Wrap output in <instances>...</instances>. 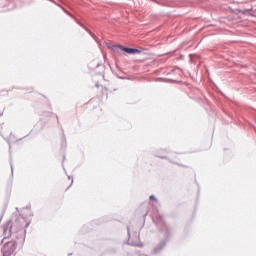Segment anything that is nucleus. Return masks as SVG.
Segmentation results:
<instances>
[{"label":"nucleus","instance_id":"nucleus-1","mask_svg":"<svg viewBox=\"0 0 256 256\" xmlns=\"http://www.w3.org/2000/svg\"><path fill=\"white\" fill-rule=\"evenodd\" d=\"M29 225H31V222H27L25 216L15 214L12 216L11 220L4 225V233H9L12 240L3 245L0 256H15L17 247H23L25 243L27 233L25 229Z\"/></svg>","mask_w":256,"mask_h":256},{"label":"nucleus","instance_id":"nucleus-7","mask_svg":"<svg viewBox=\"0 0 256 256\" xmlns=\"http://www.w3.org/2000/svg\"><path fill=\"white\" fill-rule=\"evenodd\" d=\"M150 200H151V201H155L156 203L159 201V200L157 199V197H155V195H151V196H150Z\"/></svg>","mask_w":256,"mask_h":256},{"label":"nucleus","instance_id":"nucleus-10","mask_svg":"<svg viewBox=\"0 0 256 256\" xmlns=\"http://www.w3.org/2000/svg\"><path fill=\"white\" fill-rule=\"evenodd\" d=\"M62 136L64 138V141H65V131L62 130Z\"/></svg>","mask_w":256,"mask_h":256},{"label":"nucleus","instance_id":"nucleus-6","mask_svg":"<svg viewBox=\"0 0 256 256\" xmlns=\"http://www.w3.org/2000/svg\"><path fill=\"white\" fill-rule=\"evenodd\" d=\"M130 245H132L133 247H143V244L135 242H131Z\"/></svg>","mask_w":256,"mask_h":256},{"label":"nucleus","instance_id":"nucleus-13","mask_svg":"<svg viewBox=\"0 0 256 256\" xmlns=\"http://www.w3.org/2000/svg\"><path fill=\"white\" fill-rule=\"evenodd\" d=\"M11 171H12V173H13V164L11 163Z\"/></svg>","mask_w":256,"mask_h":256},{"label":"nucleus","instance_id":"nucleus-8","mask_svg":"<svg viewBox=\"0 0 256 256\" xmlns=\"http://www.w3.org/2000/svg\"><path fill=\"white\" fill-rule=\"evenodd\" d=\"M172 163H174L175 165H179L180 167H183V164H179L177 162H172Z\"/></svg>","mask_w":256,"mask_h":256},{"label":"nucleus","instance_id":"nucleus-9","mask_svg":"<svg viewBox=\"0 0 256 256\" xmlns=\"http://www.w3.org/2000/svg\"><path fill=\"white\" fill-rule=\"evenodd\" d=\"M128 237H131V232L129 231V227L127 228Z\"/></svg>","mask_w":256,"mask_h":256},{"label":"nucleus","instance_id":"nucleus-3","mask_svg":"<svg viewBox=\"0 0 256 256\" xmlns=\"http://www.w3.org/2000/svg\"><path fill=\"white\" fill-rule=\"evenodd\" d=\"M108 49H112L114 53H118L121 55V53H127L128 55H139L141 54V50L137 48H131V47H126V46H117V45H112L108 46Z\"/></svg>","mask_w":256,"mask_h":256},{"label":"nucleus","instance_id":"nucleus-16","mask_svg":"<svg viewBox=\"0 0 256 256\" xmlns=\"http://www.w3.org/2000/svg\"><path fill=\"white\" fill-rule=\"evenodd\" d=\"M0 117H3V113H0Z\"/></svg>","mask_w":256,"mask_h":256},{"label":"nucleus","instance_id":"nucleus-21","mask_svg":"<svg viewBox=\"0 0 256 256\" xmlns=\"http://www.w3.org/2000/svg\"><path fill=\"white\" fill-rule=\"evenodd\" d=\"M69 188H71V186H68V188H67V189H69Z\"/></svg>","mask_w":256,"mask_h":256},{"label":"nucleus","instance_id":"nucleus-22","mask_svg":"<svg viewBox=\"0 0 256 256\" xmlns=\"http://www.w3.org/2000/svg\"><path fill=\"white\" fill-rule=\"evenodd\" d=\"M69 188H71V186H68V188H67V189H69Z\"/></svg>","mask_w":256,"mask_h":256},{"label":"nucleus","instance_id":"nucleus-2","mask_svg":"<svg viewBox=\"0 0 256 256\" xmlns=\"http://www.w3.org/2000/svg\"><path fill=\"white\" fill-rule=\"evenodd\" d=\"M153 222L158 227L159 231L161 233H164L166 237L153 249L154 255H157L161 253L167 246V241H169V239H171L173 235V229L169 225H167V223H165V218L161 214H158L155 218H153Z\"/></svg>","mask_w":256,"mask_h":256},{"label":"nucleus","instance_id":"nucleus-12","mask_svg":"<svg viewBox=\"0 0 256 256\" xmlns=\"http://www.w3.org/2000/svg\"><path fill=\"white\" fill-rule=\"evenodd\" d=\"M160 159H167V157H164V156H159Z\"/></svg>","mask_w":256,"mask_h":256},{"label":"nucleus","instance_id":"nucleus-20","mask_svg":"<svg viewBox=\"0 0 256 256\" xmlns=\"http://www.w3.org/2000/svg\"><path fill=\"white\" fill-rule=\"evenodd\" d=\"M69 188H71V186H68V188H67V189H69Z\"/></svg>","mask_w":256,"mask_h":256},{"label":"nucleus","instance_id":"nucleus-5","mask_svg":"<svg viewBox=\"0 0 256 256\" xmlns=\"http://www.w3.org/2000/svg\"><path fill=\"white\" fill-rule=\"evenodd\" d=\"M236 11H238V13H242V15H249V12L253 11V8L244 9V10L237 9Z\"/></svg>","mask_w":256,"mask_h":256},{"label":"nucleus","instance_id":"nucleus-18","mask_svg":"<svg viewBox=\"0 0 256 256\" xmlns=\"http://www.w3.org/2000/svg\"><path fill=\"white\" fill-rule=\"evenodd\" d=\"M96 87H99V84H96Z\"/></svg>","mask_w":256,"mask_h":256},{"label":"nucleus","instance_id":"nucleus-17","mask_svg":"<svg viewBox=\"0 0 256 256\" xmlns=\"http://www.w3.org/2000/svg\"><path fill=\"white\" fill-rule=\"evenodd\" d=\"M71 185H73V179H72V181H71Z\"/></svg>","mask_w":256,"mask_h":256},{"label":"nucleus","instance_id":"nucleus-11","mask_svg":"<svg viewBox=\"0 0 256 256\" xmlns=\"http://www.w3.org/2000/svg\"><path fill=\"white\" fill-rule=\"evenodd\" d=\"M100 66H101V63L98 62V63L96 64V68H98V67H100Z\"/></svg>","mask_w":256,"mask_h":256},{"label":"nucleus","instance_id":"nucleus-19","mask_svg":"<svg viewBox=\"0 0 256 256\" xmlns=\"http://www.w3.org/2000/svg\"><path fill=\"white\" fill-rule=\"evenodd\" d=\"M68 179H71V176H68Z\"/></svg>","mask_w":256,"mask_h":256},{"label":"nucleus","instance_id":"nucleus-14","mask_svg":"<svg viewBox=\"0 0 256 256\" xmlns=\"http://www.w3.org/2000/svg\"><path fill=\"white\" fill-rule=\"evenodd\" d=\"M56 119H57V122L59 123V117L58 116H56Z\"/></svg>","mask_w":256,"mask_h":256},{"label":"nucleus","instance_id":"nucleus-4","mask_svg":"<svg viewBox=\"0 0 256 256\" xmlns=\"http://www.w3.org/2000/svg\"><path fill=\"white\" fill-rule=\"evenodd\" d=\"M48 1H50V3H53L57 7H61L62 11H64V13H66V15H69L70 17H72V19H74L76 21V23H78L80 25V27L85 29V31H87V33H89V35H91V37H93L95 39V41H97V36H95L89 28H87L85 25H83V23L79 22V20H77V18H75V16H73V14L69 13V11H67L63 6H60L59 3H57L55 0H48Z\"/></svg>","mask_w":256,"mask_h":256},{"label":"nucleus","instance_id":"nucleus-15","mask_svg":"<svg viewBox=\"0 0 256 256\" xmlns=\"http://www.w3.org/2000/svg\"><path fill=\"white\" fill-rule=\"evenodd\" d=\"M63 145H64V147H65V146H66V142L62 143V147H63Z\"/></svg>","mask_w":256,"mask_h":256}]
</instances>
